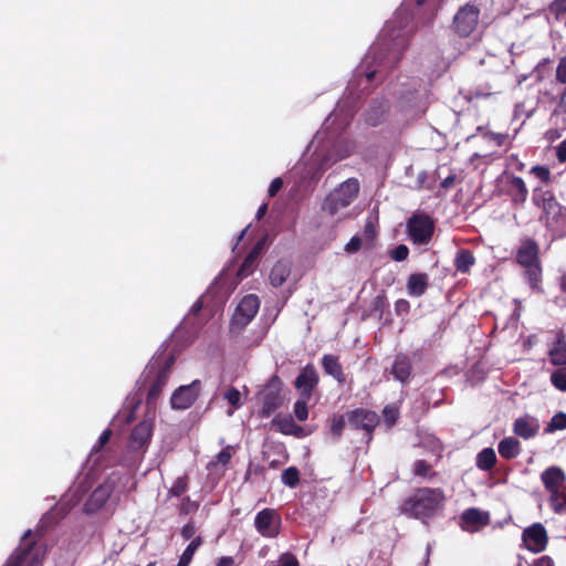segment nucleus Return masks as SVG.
<instances>
[{"mask_svg":"<svg viewBox=\"0 0 566 566\" xmlns=\"http://www.w3.org/2000/svg\"><path fill=\"white\" fill-rule=\"evenodd\" d=\"M412 1L406 0L396 11L394 18L386 23L378 41L370 46L367 60L376 61L378 55H381V60L386 59L389 66L398 63L415 31L411 24L413 13L409 12Z\"/></svg>","mask_w":566,"mask_h":566,"instance_id":"obj_1","label":"nucleus"},{"mask_svg":"<svg viewBox=\"0 0 566 566\" xmlns=\"http://www.w3.org/2000/svg\"><path fill=\"white\" fill-rule=\"evenodd\" d=\"M532 203L541 210L539 222L553 237H559L566 226V208L557 200L552 190L535 187Z\"/></svg>","mask_w":566,"mask_h":566,"instance_id":"obj_2","label":"nucleus"},{"mask_svg":"<svg viewBox=\"0 0 566 566\" xmlns=\"http://www.w3.org/2000/svg\"><path fill=\"white\" fill-rule=\"evenodd\" d=\"M446 495L440 488H418L401 505V513L413 518L432 517L443 507Z\"/></svg>","mask_w":566,"mask_h":566,"instance_id":"obj_3","label":"nucleus"},{"mask_svg":"<svg viewBox=\"0 0 566 566\" xmlns=\"http://www.w3.org/2000/svg\"><path fill=\"white\" fill-rule=\"evenodd\" d=\"M175 357L155 358L145 368L143 376L144 382L149 385L146 403L148 407L155 406L159 399L164 387L167 385Z\"/></svg>","mask_w":566,"mask_h":566,"instance_id":"obj_4","label":"nucleus"},{"mask_svg":"<svg viewBox=\"0 0 566 566\" xmlns=\"http://www.w3.org/2000/svg\"><path fill=\"white\" fill-rule=\"evenodd\" d=\"M359 189L358 179L348 178L326 196L322 205V211L331 217L338 214L357 198Z\"/></svg>","mask_w":566,"mask_h":566,"instance_id":"obj_5","label":"nucleus"},{"mask_svg":"<svg viewBox=\"0 0 566 566\" xmlns=\"http://www.w3.org/2000/svg\"><path fill=\"white\" fill-rule=\"evenodd\" d=\"M260 308V300L255 294L245 295L230 319L229 332L232 335L240 334L254 318Z\"/></svg>","mask_w":566,"mask_h":566,"instance_id":"obj_6","label":"nucleus"},{"mask_svg":"<svg viewBox=\"0 0 566 566\" xmlns=\"http://www.w3.org/2000/svg\"><path fill=\"white\" fill-rule=\"evenodd\" d=\"M480 13V8L472 2L461 6L453 17L451 30L460 38H469L479 25Z\"/></svg>","mask_w":566,"mask_h":566,"instance_id":"obj_7","label":"nucleus"},{"mask_svg":"<svg viewBox=\"0 0 566 566\" xmlns=\"http://www.w3.org/2000/svg\"><path fill=\"white\" fill-rule=\"evenodd\" d=\"M346 419L350 429L364 432L367 443L373 440L375 430L380 423V417L376 411L363 407L347 411Z\"/></svg>","mask_w":566,"mask_h":566,"instance_id":"obj_8","label":"nucleus"},{"mask_svg":"<svg viewBox=\"0 0 566 566\" xmlns=\"http://www.w3.org/2000/svg\"><path fill=\"white\" fill-rule=\"evenodd\" d=\"M283 381L277 375H273L260 392L262 397V407L259 411L261 418H268L283 406L284 396L282 394Z\"/></svg>","mask_w":566,"mask_h":566,"instance_id":"obj_9","label":"nucleus"},{"mask_svg":"<svg viewBox=\"0 0 566 566\" xmlns=\"http://www.w3.org/2000/svg\"><path fill=\"white\" fill-rule=\"evenodd\" d=\"M407 231L412 243L424 245L432 239L434 222L426 213H415L407 222Z\"/></svg>","mask_w":566,"mask_h":566,"instance_id":"obj_10","label":"nucleus"},{"mask_svg":"<svg viewBox=\"0 0 566 566\" xmlns=\"http://www.w3.org/2000/svg\"><path fill=\"white\" fill-rule=\"evenodd\" d=\"M281 524V515L274 509H263L254 518L255 530L266 538H275L280 534Z\"/></svg>","mask_w":566,"mask_h":566,"instance_id":"obj_11","label":"nucleus"},{"mask_svg":"<svg viewBox=\"0 0 566 566\" xmlns=\"http://www.w3.org/2000/svg\"><path fill=\"white\" fill-rule=\"evenodd\" d=\"M201 391V381L193 380L191 384L180 386L176 389L170 398L172 409L186 410L190 408L198 399Z\"/></svg>","mask_w":566,"mask_h":566,"instance_id":"obj_12","label":"nucleus"},{"mask_svg":"<svg viewBox=\"0 0 566 566\" xmlns=\"http://www.w3.org/2000/svg\"><path fill=\"white\" fill-rule=\"evenodd\" d=\"M522 541L527 551L534 554L542 553L548 544L546 528L541 523H534L523 531Z\"/></svg>","mask_w":566,"mask_h":566,"instance_id":"obj_13","label":"nucleus"},{"mask_svg":"<svg viewBox=\"0 0 566 566\" xmlns=\"http://www.w3.org/2000/svg\"><path fill=\"white\" fill-rule=\"evenodd\" d=\"M502 192L507 196L513 207H522L528 197V189L522 177L506 175L503 179Z\"/></svg>","mask_w":566,"mask_h":566,"instance_id":"obj_14","label":"nucleus"},{"mask_svg":"<svg viewBox=\"0 0 566 566\" xmlns=\"http://www.w3.org/2000/svg\"><path fill=\"white\" fill-rule=\"evenodd\" d=\"M115 489V483L107 479L99 484L88 496L84 503V512L87 514H94L98 512L108 501Z\"/></svg>","mask_w":566,"mask_h":566,"instance_id":"obj_15","label":"nucleus"},{"mask_svg":"<svg viewBox=\"0 0 566 566\" xmlns=\"http://www.w3.org/2000/svg\"><path fill=\"white\" fill-rule=\"evenodd\" d=\"M319 382V376L312 364L303 367L294 380V387L300 391V397L311 399L314 389Z\"/></svg>","mask_w":566,"mask_h":566,"instance_id":"obj_16","label":"nucleus"},{"mask_svg":"<svg viewBox=\"0 0 566 566\" xmlns=\"http://www.w3.org/2000/svg\"><path fill=\"white\" fill-rule=\"evenodd\" d=\"M154 423L151 420H143L137 423L129 436V448L134 451L146 448L153 436Z\"/></svg>","mask_w":566,"mask_h":566,"instance_id":"obj_17","label":"nucleus"},{"mask_svg":"<svg viewBox=\"0 0 566 566\" xmlns=\"http://www.w3.org/2000/svg\"><path fill=\"white\" fill-rule=\"evenodd\" d=\"M516 263L521 266L541 262L539 245L533 238H524L516 250Z\"/></svg>","mask_w":566,"mask_h":566,"instance_id":"obj_18","label":"nucleus"},{"mask_svg":"<svg viewBox=\"0 0 566 566\" xmlns=\"http://www.w3.org/2000/svg\"><path fill=\"white\" fill-rule=\"evenodd\" d=\"M460 518V527L469 533L476 532L490 523L489 514L475 507L467 509Z\"/></svg>","mask_w":566,"mask_h":566,"instance_id":"obj_19","label":"nucleus"},{"mask_svg":"<svg viewBox=\"0 0 566 566\" xmlns=\"http://www.w3.org/2000/svg\"><path fill=\"white\" fill-rule=\"evenodd\" d=\"M554 334L555 339L548 349L549 363L554 366H566V333L559 328Z\"/></svg>","mask_w":566,"mask_h":566,"instance_id":"obj_20","label":"nucleus"},{"mask_svg":"<svg viewBox=\"0 0 566 566\" xmlns=\"http://www.w3.org/2000/svg\"><path fill=\"white\" fill-rule=\"evenodd\" d=\"M541 481L547 492L566 489V474L559 467H549L544 470Z\"/></svg>","mask_w":566,"mask_h":566,"instance_id":"obj_21","label":"nucleus"},{"mask_svg":"<svg viewBox=\"0 0 566 566\" xmlns=\"http://www.w3.org/2000/svg\"><path fill=\"white\" fill-rule=\"evenodd\" d=\"M390 374L396 380L402 384L408 382L412 374L411 358L405 353L397 354L395 356Z\"/></svg>","mask_w":566,"mask_h":566,"instance_id":"obj_22","label":"nucleus"},{"mask_svg":"<svg viewBox=\"0 0 566 566\" xmlns=\"http://www.w3.org/2000/svg\"><path fill=\"white\" fill-rule=\"evenodd\" d=\"M262 250H263V242L262 241L256 242V244L251 249V251L244 258L242 264L240 265V268L237 272V277L239 280H243L253 273V271L255 270V268L258 265V261H259Z\"/></svg>","mask_w":566,"mask_h":566,"instance_id":"obj_23","label":"nucleus"},{"mask_svg":"<svg viewBox=\"0 0 566 566\" xmlns=\"http://www.w3.org/2000/svg\"><path fill=\"white\" fill-rule=\"evenodd\" d=\"M272 424L277 428V430L287 436H293L296 438H302L305 436L304 429L297 424L291 415L286 416H275L272 419Z\"/></svg>","mask_w":566,"mask_h":566,"instance_id":"obj_24","label":"nucleus"},{"mask_svg":"<svg viewBox=\"0 0 566 566\" xmlns=\"http://www.w3.org/2000/svg\"><path fill=\"white\" fill-rule=\"evenodd\" d=\"M32 531L29 530L23 536V543L20 547L9 557L4 566H21L27 559L32 549L35 546V542H27V538L31 536Z\"/></svg>","mask_w":566,"mask_h":566,"instance_id":"obj_25","label":"nucleus"},{"mask_svg":"<svg viewBox=\"0 0 566 566\" xmlns=\"http://www.w3.org/2000/svg\"><path fill=\"white\" fill-rule=\"evenodd\" d=\"M429 287V275L427 273H412L407 280V292L410 296L420 297Z\"/></svg>","mask_w":566,"mask_h":566,"instance_id":"obj_26","label":"nucleus"},{"mask_svg":"<svg viewBox=\"0 0 566 566\" xmlns=\"http://www.w3.org/2000/svg\"><path fill=\"white\" fill-rule=\"evenodd\" d=\"M322 366L324 371L332 376L339 384L346 381V376L343 370V366L339 363V358L335 355L326 354L322 358Z\"/></svg>","mask_w":566,"mask_h":566,"instance_id":"obj_27","label":"nucleus"},{"mask_svg":"<svg viewBox=\"0 0 566 566\" xmlns=\"http://www.w3.org/2000/svg\"><path fill=\"white\" fill-rule=\"evenodd\" d=\"M291 274V264L286 260H279L271 269L269 280L272 286H282Z\"/></svg>","mask_w":566,"mask_h":566,"instance_id":"obj_28","label":"nucleus"},{"mask_svg":"<svg viewBox=\"0 0 566 566\" xmlns=\"http://www.w3.org/2000/svg\"><path fill=\"white\" fill-rule=\"evenodd\" d=\"M539 426L527 417H520L514 421L513 431L523 439H530L537 434Z\"/></svg>","mask_w":566,"mask_h":566,"instance_id":"obj_29","label":"nucleus"},{"mask_svg":"<svg viewBox=\"0 0 566 566\" xmlns=\"http://www.w3.org/2000/svg\"><path fill=\"white\" fill-rule=\"evenodd\" d=\"M497 450L503 459L512 460L520 454L521 443L516 438L507 437L499 442Z\"/></svg>","mask_w":566,"mask_h":566,"instance_id":"obj_30","label":"nucleus"},{"mask_svg":"<svg viewBox=\"0 0 566 566\" xmlns=\"http://www.w3.org/2000/svg\"><path fill=\"white\" fill-rule=\"evenodd\" d=\"M522 268L524 269V276L527 280L530 287L533 291H539L543 273L542 263L536 262L531 265H524Z\"/></svg>","mask_w":566,"mask_h":566,"instance_id":"obj_31","label":"nucleus"},{"mask_svg":"<svg viewBox=\"0 0 566 566\" xmlns=\"http://www.w3.org/2000/svg\"><path fill=\"white\" fill-rule=\"evenodd\" d=\"M475 263L473 252L469 249H461L458 251L454 259V266L458 272L468 273L471 266Z\"/></svg>","mask_w":566,"mask_h":566,"instance_id":"obj_32","label":"nucleus"},{"mask_svg":"<svg viewBox=\"0 0 566 566\" xmlns=\"http://www.w3.org/2000/svg\"><path fill=\"white\" fill-rule=\"evenodd\" d=\"M496 463V454L492 448L481 450L475 459L476 467L482 471H490Z\"/></svg>","mask_w":566,"mask_h":566,"instance_id":"obj_33","label":"nucleus"},{"mask_svg":"<svg viewBox=\"0 0 566 566\" xmlns=\"http://www.w3.org/2000/svg\"><path fill=\"white\" fill-rule=\"evenodd\" d=\"M202 543H203L202 537L196 536L182 552L177 565L178 566H189V564L191 563V560L193 558L195 553L202 545Z\"/></svg>","mask_w":566,"mask_h":566,"instance_id":"obj_34","label":"nucleus"},{"mask_svg":"<svg viewBox=\"0 0 566 566\" xmlns=\"http://www.w3.org/2000/svg\"><path fill=\"white\" fill-rule=\"evenodd\" d=\"M347 419L345 415H334L331 419L329 431L335 441H338L346 426Z\"/></svg>","mask_w":566,"mask_h":566,"instance_id":"obj_35","label":"nucleus"},{"mask_svg":"<svg viewBox=\"0 0 566 566\" xmlns=\"http://www.w3.org/2000/svg\"><path fill=\"white\" fill-rule=\"evenodd\" d=\"M399 415V408L396 403H389L384 407L382 417L388 429L392 428L397 423Z\"/></svg>","mask_w":566,"mask_h":566,"instance_id":"obj_36","label":"nucleus"},{"mask_svg":"<svg viewBox=\"0 0 566 566\" xmlns=\"http://www.w3.org/2000/svg\"><path fill=\"white\" fill-rule=\"evenodd\" d=\"M189 485L188 475H182L176 479L172 486L168 490V497H179L187 492Z\"/></svg>","mask_w":566,"mask_h":566,"instance_id":"obj_37","label":"nucleus"},{"mask_svg":"<svg viewBox=\"0 0 566 566\" xmlns=\"http://www.w3.org/2000/svg\"><path fill=\"white\" fill-rule=\"evenodd\" d=\"M282 483L289 488H296L300 483V471L296 467H289L282 473Z\"/></svg>","mask_w":566,"mask_h":566,"instance_id":"obj_38","label":"nucleus"},{"mask_svg":"<svg viewBox=\"0 0 566 566\" xmlns=\"http://www.w3.org/2000/svg\"><path fill=\"white\" fill-rule=\"evenodd\" d=\"M413 473L418 476L432 479L437 475V472L432 471L431 464L426 460H417L413 464Z\"/></svg>","mask_w":566,"mask_h":566,"instance_id":"obj_39","label":"nucleus"},{"mask_svg":"<svg viewBox=\"0 0 566 566\" xmlns=\"http://www.w3.org/2000/svg\"><path fill=\"white\" fill-rule=\"evenodd\" d=\"M349 155V153H346L344 155H339V156H335L332 151H328L327 154H325L321 160H319V164H318V170L321 172L327 170L329 167H332L334 164H336L338 160L347 157Z\"/></svg>","mask_w":566,"mask_h":566,"instance_id":"obj_40","label":"nucleus"},{"mask_svg":"<svg viewBox=\"0 0 566 566\" xmlns=\"http://www.w3.org/2000/svg\"><path fill=\"white\" fill-rule=\"evenodd\" d=\"M552 385L560 391H566V367L554 370L551 374Z\"/></svg>","mask_w":566,"mask_h":566,"instance_id":"obj_41","label":"nucleus"},{"mask_svg":"<svg viewBox=\"0 0 566 566\" xmlns=\"http://www.w3.org/2000/svg\"><path fill=\"white\" fill-rule=\"evenodd\" d=\"M530 172L545 185H549L552 182V174L547 166H533Z\"/></svg>","mask_w":566,"mask_h":566,"instance_id":"obj_42","label":"nucleus"},{"mask_svg":"<svg viewBox=\"0 0 566 566\" xmlns=\"http://www.w3.org/2000/svg\"><path fill=\"white\" fill-rule=\"evenodd\" d=\"M310 400L311 399H304L303 397H300V399L294 403L293 412L298 421H305L308 418L307 402Z\"/></svg>","mask_w":566,"mask_h":566,"instance_id":"obj_43","label":"nucleus"},{"mask_svg":"<svg viewBox=\"0 0 566 566\" xmlns=\"http://www.w3.org/2000/svg\"><path fill=\"white\" fill-rule=\"evenodd\" d=\"M564 429H566V413L560 411L552 417L551 421L547 424L546 431L554 432L556 430Z\"/></svg>","mask_w":566,"mask_h":566,"instance_id":"obj_44","label":"nucleus"},{"mask_svg":"<svg viewBox=\"0 0 566 566\" xmlns=\"http://www.w3.org/2000/svg\"><path fill=\"white\" fill-rule=\"evenodd\" d=\"M199 507V504L195 501H191L189 496H185L181 500V503L178 506L179 514L188 515L195 513Z\"/></svg>","mask_w":566,"mask_h":566,"instance_id":"obj_45","label":"nucleus"},{"mask_svg":"<svg viewBox=\"0 0 566 566\" xmlns=\"http://www.w3.org/2000/svg\"><path fill=\"white\" fill-rule=\"evenodd\" d=\"M388 306L387 296L385 292L378 294L371 302V312L382 315L384 311Z\"/></svg>","mask_w":566,"mask_h":566,"instance_id":"obj_46","label":"nucleus"},{"mask_svg":"<svg viewBox=\"0 0 566 566\" xmlns=\"http://www.w3.org/2000/svg\"><path fill=\"white\" fill-rule=\"evenodd\" d=\"M549 12L556 20H560L566 13V0H554L548 7Z\"/></svg>","mask_w":566,"mask_h":566,"instance_id":"obj_47","label":"nucleus"},{"mask_svg":"<svg viewBox=\"0 0 566 566\" xmlns=\"http://www.w3.org/2000/svg\"><path fill=\"white\" fill-rule=\"evenodd\" d=\"M408 255L409 249L405 244H399L394 250L390 251V258L397 262L405 261L408 258Z\"/></svg>","mask_w":566,"mask_h":566,"instance_id":"obj_48","label":"nucleus"},{"mask_svg":"<svg viewBox=\"0 0 566 566\" xmlns=\"http://www.w3.org/2000/svg\"><path fill=\"white\" fill-rule=\"evenodd\" d=\"M240 391L234 387L229 388L224 394L227 401L235 408L240 406Z\"/></svg>","mask_w":566,"mask_h":566,"instance_id":"obj_49","label":"nucleus"},{"mask_svg":"<svg viewBox=\"0 0 566 566\" xmlns=\"http://www.w3.org/2000/svg\"><path fill=\"white\" fill-rule=\"evenodd\" d=\"M231 458H232V447L227 446L216 455V461H217V463H220L223 467H226L230 462Z\"/></svg>","mask_w":566,"mask_h":566,"instance_id":"obj_50","label":"nucleus"},{"mask_svg":"<svg viewBox=\"0 0 566 566\" xmlns=\"http://www.w3.org/2000/svg\"><path fill=\"white\" fill-rule=\"evenodd\" d=\"M279 566H300L296 556L290 552L280 556Z\"/></svg>","mask_w":566,"mask_h":566,"instance_id":"obj_51","label":"nucleus"},{"mask_svg":"<svg viewBox=\"0 0 566 566\" xmlns=\"http://www.w3.org/2000/svg\"><path fill=\"white\" fill-rule=\"evenodd\" d=\"M111 437H112V430L111 429L104 430L101 433L96 444L93 447L92 451L93 452L101 451L104 448V446L109 441Z\"/></svg>","mask_w":566,"mask_h":566,"instance_id":"obj_52","label":"nucleus"},{"mask_svg":"<svg viewBox=\"0 0 566 566\" xmlns=\"http://www.w3.org/2000/svg\"><path fill=\"white\" fill-rule=\"evenodd\" d=\"M556 81L566 84V55L559 60L556 67Z\"/></svg>","mask_w":566,"mask_h":566,"instance_id":"obj_53","label":"nucleus"},{"mask_svg":"<svg viewBox=\"0 0 566 566\" xmlns=\"http://www.w3.org/2000/svg\"><path fill=\"white\" fill-rule=\"evenodd\" d=\"M384 117H385V111L384 109L380 111V114H377L374 111H368L367 115H366V122L370 126H377V125H379L384 120Z\"/></svg>","mask_w":566,"mask_h":566,"instance_id":"obj_54","label":"nucleus"},{"mask_svg":"<svg viewBox=\"0 0 566 566\" xmlns=\"http://www.w3.org/2000/svg\"><path fill=\"white\" fill-rule=\"evenodd\" d=\"M197 532V527L192 521L185 524L181 528V536L184 539L188 541L190 538H195V534Z\"/></svg>","mask_w":566,"mask_h":566,"instance_id":"obj_55","label":"nucleus"},{"mask_svg":"<svg viewBox=\"0 0 566 566\" xmlns=\"http://www.w3.org/2000/svg\"><path fill=\"white\" fill-rule=\"evenodd\" d=\"M361 239L357 235L353 237L349 242L345 245V251L347 253H355L361 248Z\"/></svg>","mask_w":566,"mask_h":566,"instance_id":"obj_56","label":"nucleus"},{"mask_svg":"<svg viewBox=\"0 0 566 566\" xmlns=\"http://www.w3.org/2000/svg\"><path fill=\"white\" fill-rule=\"evenodd\" d=\"M283 187V180L281 178H274L268 189L269 197H274Z\"/></svg>","mask_w":566,"mask_h":566,"instance_id":"obj_57","label":"nucleus"},{"mask_svg":"<svg viewBox=\"0 0 566 566\" xmlns=\"http://www.w3.org/2000/svg\"><path fill=\"white\" fill-rule=\"evenodd\" d=\"M556 157L559 163H566V139L556 147Z\"/></svg>","mask_w":566,"mask_h":566,"instance_id":"obj_58","label":"nucleus"},{"mask_svg":"<svg viewBox=\"0 0 566 566\" xmlns=\"http://www.w3.org/2000/svg\"><path fill=\"white\" fill-rule=\"evenodd\" d=\"M202 307H203L202 300H201V298H198V300L192 304V306L190 307L187 319H189V318H190V316H197V315L201 312Z\"/></svg>","mask_w":566,"mask_h":566,"instance_id":"obj_59","label":"nucleus"},{"mask_svg":"<svg viewBox=\"0 0 566 566\" xmlns=\"http://www.w3.org/2000/svg\"><path fill=\"white\" fill-rule=\"evenodd\" d=\"M364 64H367V65H371V64H374V65H378V66H386V67H387V66H389V65L386 63V59H382V60H381V55H378V57H377V60H376V61H375V60H373V59L367 60V55H366V56H365V59H364L363 64H360V67H364Z\"/></svg>","mask_w":566,"mask_h":566,"instance_id":"obj_60","label":"nucleus"},{"mask_svg":"<svg viewBox=\"0 0 566 566\" xmlns=\"http://www.w3.org/2000/svg\"><path fill=\"white\" fill-rule=\"evenodd\" d=\"M454 181H455V175H449L447 178H444L441 181V187L443 189H450L454 185Z\"/></svg>","mask_w":566,"mask_h":566,"instance_id":"obj_61","label":"nucleus"},{"mask_svg":"<svg viewBox=\"0 0 566 566\" xmlns=\"http://www.w3.org/2000/svg\"><path fill=\"white\" fill-rule=\"evenodd\" d=\"M217 566H234V559L231 556H222L219 558Z\"/></svg>","mask_w":566,"mask_h":566,"instance_id":"obj_62","label":"nucleus"},{"mask_svg":"<svg viewBox=\"0 0 566 566\" xmlns=\"http://www.w3.org/2000/svg\"><path fill=\"white\" fill-rule=\"evenodd\" d=\"M266 211H268V205L266 203L261 205L255 214L256 220H261L265 216Z\"/></svg>","mask_w":566,"mask_h":566,"instance_id":"obj_63","label":"nucleus"},{"mask_svg":"<svg viewBox=\"0 0 566 566\" xmlns=\"http://www.w3.org/2000/svg\"><path fill=\"white\" fill-rule=\"evenodd\" d=\"M559 108L562 109L563 113L566 114V87L564 88L560 95Z\"/></svg>","mask_w":566,"mask_h":566,"instance_id":"obj_64","label":"nucleus"}]
</instances>
